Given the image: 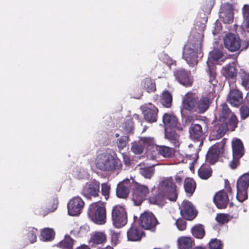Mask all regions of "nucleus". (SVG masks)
Wrapping results in <instances>:
<instances>
[{
	"label": "nucleus",
	"instance_id": "nucleus-1",
	"mask_svg": "<svg viewBox=\"0 0 249 249\" xmlns=\"http://www.w3.org/2000/svg\"><path fill=\"white\" fill-rule=\"evenodd\" d=\"M205 29L204 23H201L200 26L196 25L195 31L192 32L193 37H190L184 45L182 57L190 66L194 67L197 64L198 55L201 54L203 33Z\"/></svg>",
	"mask_w": 249,
	"mask_h": 249
},
{
	"label": "nucleus",
	"instance_id": "nucleus-2",
	"mask_svg": "<svg viewBox=\"0 0 249 249\" xmlns=\"http://www.w3.org/2000/svg\"><path fill=\"white\" fill-rule=\"evenodd\" d=\"M165 197L172 201H175L177 197L176 186L173 184L171 178H163L160 182L158 186V195L155 200L151 198L149 201L151 203L157 204L161 206L165 203Z\"/></svg>",
	"mask_w": 249,
	"mask_h": 249
},
{
	"label": "nucleus",
	"instance_id": "nucleus-3",
	"mask_svg": "<svg viewBox=\"0 0 249 249\" xmlns=\"http://www.w3.org/2000/svg\"><path fill=\"white\" fill-rule=\"evenodd\" d=\"M210 103V100L207 97L196 98L193 94L187 93L183 98L182 107L185 109L202 113L208 109Z\"/></svg>",
	"mask_w": 249,
	"mask_h": 249
},
{
	"label": "nucleus",
	"instance_id": "nucleus-4",
	"mask_svg": "<svg viewBox=\"0 0 249 249\" xmlns=\"http://www.w3.org/2000/svg\"><path fill=\"white\" fill-rule=\"evenodd\" d=\"M222 52L219 50H214L211 52L207 62V68L206 71L209 76V82L213 85L217 83L215 80L216 76L215 65L220 64L221 62L224 61Z\"/></svg>",
	"mask_w": 249,
	"mask_h": 249
},
{
	"label": "nucleus",
	"instance_id": "nucleus-5",
	"mask_svg": "<svg viewBox=\"0 0 249 249\" xmlns=\"http://www.w3.org/2000/svg\"><path fill=\"white\" fill-rule=\"evenodd\" d=\"M88 215L94 223L98 225L104 224L106 221L105 205L101 202L91 204L88 209Z\"/></svg>",
	"mask_w": 249,
	"mask_h": 249
},
{
	"label": "nucleus",
	"instance_id": "nucleus-6",
	"mask_svg": "<svg viewBox=\"0 0 249 249\" xmlns=\"http://www.w3.org/2000/svg\"><path fill=\"white\" fill-rule=\"evenodd\" d=\"M117 161L110 154L103 153L97 155L94 164L96 167L102 171H111L115 168Z\"/></svg>",
	"mask_w": 249,
	"mask_h": 249
},
{
	"label": "nucleus",
	"instance_id": "nucleus-7",
	"mask_svg": "<svg viewBox=\"0 0 249 249\" xmlns=\"http://www.w3.org/2000/svg\"><path fill=\"white\" fill-rule=\"evenodd\" d=\"M216 119H218L220 122H226L229 119V125L232 130L237 126L238 120L236 116L231 112L226 104H223L219 110L215 113Z\"/></svg>",
	"mask_w": 249,
	"mask_h": 249
},
{
	"label": "nucleus",
	"instance_id": "nucleus-8",
	"mask_svg": "<svg viewBox=\"0 0 249 249\" xmlns=\"http://www.w3.org/2000/svg\"><path fill=\"white\" fill-rule=\"evenodd\" d=\"M232 160L229 165L232 169L236 168L239 164V159L244 155L243 143L240 139H233L232 141Z\"/></svg>",
	"mask_w": 249,
	"mask_h": 249
},
{
	"label": "nucleus",
	"instance_id": "nucleus-9",
	"mask_svg": "<svg viewBox=\"0 0 249 249\" xmlns=\"http://www.w3.org/2000/svg\"><path fill=\"white\" fill-rule=\"evenodd\" d=\"M112 219L115 227L121 228L124 226L127 220L125 209L120 205L114 206L112 210Z\"/></svg>",
	"mask_w": 249,
	"mask_h": 249
},
{
	"label": "nucleus",
	"instance_id": "nucleus-10",
	"mask_svg": "<svg viewBox=\"0 0 249 249\" xmlns=\"http://www.w3.org/2000/svg\"><path fill=\"white\" fill-rule=\"evenodd\" d=\"M249 186V174L246 173L242 175L237 182L236 198L239 202H242L247 198V190Z\"/></svg>",
	"mask_w": 249,
	"mask_h": 249
},
{
	"label": "nucleus",
	"instance_id": "nucleus-11",
	"mask_svg": "<svg viewBox=\"0 0 249 249\" xmlns=\"http://www.w3.org/2000/svg\"><path fill=\"white\" fill-rule=\"evenodd\" d=\"M85 202L78 196H74L71 198L67 204L68 213L72 216H79L83 209Z\"/></svg>",
	"mask_w": 249,
	"mask_h": 249
},
{
	"label": "nucleus",
	"instance_id": "nucleus-12",
	"mask_svg": "<svg viewBox=\"0 0 249 249\" xmlns=\"http://www.w3.org/2000/svg\"><path fill=\"white\" fill-rule=\"evenodd\" d=\"M140 224L145 230H152L158 224L154 214L149 212H144L140 217Z\"/></svg>",
	"mask_w": 249,
	"mask_h": 249
},
{
	"label": "nucleus",
	"instance_id": "nucleus-13",
	"mask_svg": "<svg viewBox=\"0 0 249 249\" xmlns=\"http://www.w3.org/2000/svg\"><path fill=\"white\" fill-rule=\"evenodd\" d=\"M148 187L144 185L138 184L134 189L133 193V200L136 205H140L149 194Z\"/></svg>",
	"mask_w": 249,
	"mask_h": 249
},
{
	"label": "nucleus",
	"instance_id": "nucleus-14",
	"mask_svg": "<svg viewBox=\"0 0 249 249\" xmlns=\"http://www.w3.org/2000/svg\"><path fill=\"white\" fill-rule=\"evenodd\" d=\"M224 143L219 142L213 145L209 150L206 155V160L213 164L217 161L218 157L224 151Z\"/></svg>",
	"mask_w": 249,
	"mask_h": 249
},
{
	"label": "nucleus",
	"instance_id": "nucleus-15",
	"mask_svg": "<svg viewBox=\"0 0 249 249\" xmlns=\"http://www.w3.org/2000/svg\"><path fill=\"white\" fill-rule=\"evenodd\" d=\"M225 47L232 52L238 51L241 46V40L239 36L234 34L227 35L224 39Z\"/></svg>",
	"mask_w": 249,
	"mask_h": 249
},
{
	"label": "nucleus",
	"instance_id": "nucleus-16",
	"mask_svg": "<svg viewBox=\"0 0 249 249\" xmlns=\"http://www.w3.org/2000/svg\"><path fill=\"white\" fill-rule=\"evenodd\" d=\"M181 215L186 219L192 220L196 215V212L193 204L187 200H184L180 206Z\"/></svg>",
	"mask_w": 249,
	"mask_h": 249
},
{
	"label": "nucleus",
	"instance_id": "nucleus-17",
	"mask_svg": "<svg viewBox=\"0 0 249 249\" xmlns=\"http://www.w3.org/2000/svg\"><path fill=\"white\" fill-rule=\"evenodd\" d=\"M100 183L93 180L85 184L82 190V194L87 197H96L99 192Z\"/></svg>",
	"mask_w": 249,
	"mask_h": 249
},
{
	"label": "nucleus",
	"instance_id": "nucleus-18",
	"mask_svg": "<svg viewBox=\"0 0 249 249\" xmlns=\"http://www.w3.org/2000/svg\"><path fill=\"white\" fill-rule=\"evenodd\" d=\"M220 17L226 23H230L233 18L232 6L228 2L222 5L220 8Z\"/></svg>",
	"mask_w": 249,
	"mask_h": 249
},
{
	"label": "nucleus",
	"instance_id": "nucleus-19",
	"mask_svg": "<svg viewBox=\"0 0 249 249\" xmlns=\"http://www.w3.org/2000/svg\"><path fill=\"white\" fill-rule=\"evenodd\" d=\"M190 74L189 71H185L184 69L178 70L174 73L178 81L185 86H190L192 84L193 78Z\"/></svg>",
	"mask_w": 249,
	"mask_h": 249
},
{
	"label": "nucleus",
	"instance_id": "nucleus-20",
	"mask_svg": "<svg viewBox=\"0 0 249 249\" xmlns=\"http://www.w3.org/2000/svg\"><path fill=\"white\" fill-rule=\"evenodd\" d=\"M158 112V109L151 104H149L143 107L144 117L147 122L151 123L156 122Z\"/></svg>",
	"mask_w": 249,
	"mask_h": 249
},
{
	"label": "nucleus",
	"instance_id": "nucleus-21",
	"mask_svg": "<svg viewBox=\"0 0 249 249\" xmlns=\"http://www.w3.org/2000/svg\"><path fill=\"white\" fill-rule=\"evenodd\" d=\"M227 100L232 106L237 107L242 102V93L238 89L231 90Z\"/></svg>",
	"mask_w": 249,
	"mask_h": 249
},
{
	"label": "nucleus",
	"instance_id": "nucleus-22",
	"mask_svg": "<svg viewBox=\"0 0 249 249\" xmlns=\"http://www.w3.org/2000/svg\"><path fill=\"white\" fill-rule=\"evenodd\" d=\"M162 121L165 126V129L179 128L178 126V119L172 114L165 113L163 116Z\"/></svg>",
	"mask_w": 249,
	"mask_h": 249
},
{
	"label": "nucleus",
	"instance_id": "nucleus-23",
	"mask_svg": "<svg viewBox=\"0 0 249 249\" xmlns=\"http://www.w3.org/2000/svg\"><path fill=\"white\" fill-rule=\"evenodd\" d=\"M213 200L217 208L223 209L226 208L229 199L228 195L225 192L220 191L215 195Z\"/></svg>",
	"mask_w": 249,
	"mask_h": 249
},
{
	"label": "nucleus",
	"instance_id": "nucleus-24",
	"mask_svg": "<svg viewBox=\"0 0 249 249\" xmlns=\"http://www.w3.org/2000/svg\"><path fill=\"white\" fill-rule=\"evenodd\" d=\"M129 181L128 179H126L120 182L118 185L116 189V195L118 197L125 198L127 197L129 192Z\"/></svg>",
	"mask_w": 249,
	"mask_h": 249
},
{
	"label": "nucleus",
	"instance_id": "nucleus-25",
	"mask_svg": "<svg viewBox=\"0 0 249 249\" xmlns=\"http://www.w3.org/2000/svg\"><path fill=\"white\" fill-rule=\"evenodd\" d=\"M177 242L178 249H192L193 246V241L190 237L180 236Z\"/></svg>",
	"mask_w": 249,
	"mask_h": 249
},
{
	"label": "nucleus",
	"instance_id": "nucleus-26",
	"mask_svg": "<svg viewBox=\"0 0 249 249\" xmlns=\"http://www.w3.org/2000/svg\"><path fill=\"white\" fill-rule=\"evenodd\" d=\"M165 137L168 140L176 147L179 146L180 142L178 135L175 132V129H165Z\"/></svg>",
	"mask_w": 249,
	"mask_h": 249
},
{
	"label": "nucleus",
	"instance_id": "nucleus-27",
	"mask_svg": "<svg viewBox=\"0 0 249 249\" xmlns=\"http://www.w3.org/2000/svg\"><path fill=\"white\" fill-rule=\"evenodd\" d=\"M203 135L202 127L198 124H193L190 128V137L191 139L197 140Z\"/></svg>",
	"mask_w": 249,
	"mask_h": 249
},
{
	"label": "nucleus",
	"instance_id": "nucleus-28",
	"mask_svg": "<svg viewBox=\"0 0 249 249\" xmlns=\"http://www.w3.org/2000/svg\"><path fill=\"white\" fill-rule=\"evenodd\" d=\"M127 236L129 241H138L142 238V233L137 228L132 227L127 231Z\"/></svg>",
	"mask_w": 249,
	"mask_h": 249
},
{
	"label": "nucleus",
	"instance_id": "nucleus-29",
	"mask_svg": "<svg viewBox=\"0 0 249 249\" xmlns=\"http://www.w3.org/2000/svg\"><path fill=\"white\" fill-rule=\"evenodd\" d=\"M107 240V237L103 232L97 231L94 233L91 237V242L95 245L104 244Z\"/></svg>",
	"mask_w": 249,
	"mask_h": 249
},
{
	"label": "nucleus",
	"instance_id": "nucleus-30",
	"mask_svg": "<svg viewBox=\"0 0 249 249\" xmlns=\"http://www.w3.org/2000/svg\"><path fill=\"white\" fill-rule=\"evenodd\" d=\"M156 149L163 157L168 158L172 156L173 149L166 146H156Z\"/></svg>",
	"mask_w": 249,
	"mask_h": 249
},
{
	"label": "nucleus",
	"instance_id": "nucleus-31",
	"mask_svg": "<svg viewBox=\"0 0 249 249\" xmlns=\"http://www.w3.org/2000/svg\"><path fill=\"white\" fill-rule=\"evenodd\" d=\"M222 73L226 77L233 78L237 75V70H236L234 66L232 65L226 66L223 68L221 71Z\"/></svg>",
	"mask_w": 249,
	"mask_h": 249
},
{
	"label": "nucleus",
	"instance_id": "nucleus-32",
	"mask_svg": "<svg viewBox=\"0 0 249 249\" xmlns=\"http://www.w3.org/2000/svg\"><path fill=\"white\" fill-rule=\"evenodd\" d=\"M196 184L195 181L191 178L185 179L184 183V188L187 194L192 195L195 191Z\"/></svg>",
	"mask_w": 249,
	"mask_h": 249
},
{
	"label": "nucleus",
	"instance_id": "nucleus-33",
	"mask_svg": "<svg viewBox=\"0 0 249 249\" xmlns=\"http://www.w3.org/2000/svg\"><path fill=\"white\" fill-rule=\"evenodd\" d=\"M198 174L201 178L207 179L211 176L212 170L209 165H203L199 168Z\"/></svg>",
	"mask_w": 249,
	"mask_h": 249
},
{
	"label": "nucleus",
	"instance_id": "nucleus-34",
	"mask_svg": "<svg viewBox=\"0 0 249 249\" xmlns=\"http://www.w3.org/2000/svg\"><path fill=\"white\" fill-rule=\"evenodd\" d=\"M220 126L218 129L215 132L213 131L211 135V138L214 139V138H212V137H215V139H218L221 138L225 133L226 131L228 129V125L227 122H221Z\"/></svg>",
	"mask_w": 249,
	"mask_h": 249
},
{
	"label": "nucleus",
	"instance_id": "nucleus-35",
	"mask_svg": "<svg viewBox=\"0 0 249 249\" xmlns=\"http://www.w3.org/2000/svg\"><path fill=\"white\" fill-rule=\"evenodd\" d=\"M73 244L74 240L70 236L66 235L64 239L58 244L57 246L62 249H72Z\"/></svg>",
	"mask_w": 249,
	"mask_h": 249
},
{
	"label": "nucleus",
	"instance_id": "nucleus-36",
	"mask_svg": "<svg viewBox=\"0 0 249 249\" xmlns=\"http://www.w3.org/2000/svg\"><path fill=\"white\" fill-rule=\"evenodd\" d=\"M142 87L148 92H152L156 90L155 83L150 78H145L142 82Z\"/></svg>",
	"mask_w": 249,
	"mask_h": 249
},
{
	"label": "nucleus",
	"instance_id": "nucleus-37",
	"mask_svg": "<svg viewBox=\"0 0 249 249\" xmlns=\"http://www.w3.org/2000/svg\"><path fill=\"white\" fill-rule=\"evenodd\" d=\"M54 234L52 229L45 228L42 230L41 236L44 241H51L54 238Z\"/></svg>",
	"mask_w": 249,
	"mask_h": 249
},
{
	"label": "nucleus",
	"instance_id": "nucleus-38",
	"mask_svg": "<svg viewBox=\"0 0 249 249\" xmlns=\"http://www.w3.org/2000/svg\"><path fill=\"white\" fill-rule=\"evenodd\" d=\"M141 143H142L143 147L147 148H153L156 149V146L154 139L152 137H142L140 139Z\"/></svg>",
	"mask_w": 249,
	"mask_h": 249
},
{
	"label": "nucleus",
	"instance_id": "nucleus-39",
	"mask_svg": "<svg viewBox=\"0 0 249 249\" xmlns=\"http://www.w3.org/2000/svg\"><path fill=\"white\" fill-rule=\"evenodd\" d=\"M161 102L162 104L165 107H169L171 106L172 97L171 94L168 91H164L162 92Z\"/></svg>",
	"mask_w": 249,
	"mask_h": 249
},
{
	"label": "nucleus",
	"instance_id": "nucleus-40",
	"mask_svg": "<svg viewBox=\"0 0 249 249\" xmlns=\"http://www.w3.org/2000/svg\"><path fill=\"white\" fill-rule=\"evenodd\" d=\"M192 232L193 235L197 238H202L205 233L204 228L201 225L193 227L192 229Z\"/></svg>",
	"mask_w": 249,
	"mask_h": 249
},
{
	"label": "nucleus",
	"instance_id": "nucleus-41",
	"mask_svg": "<svg viewBox=\"0 0 249 249\" xmlns=\"http://www.w3.org/2000/svg\"><path fill=\"white\" fill-rule=\"evenodd\" d=\"M242 10L244 23L246 26L247 31L249 32V5H244Z\"/></svg>",
	"mask_w": 249,
	"mask_h": 249
},
{
	"label": "nucleus",
	"instance_id": "nucleus-42",
	"mask_svg": "<svg viewBox=\"0 0 249 249\" xmlns=\"http://www.w3.org/2000/svg\"><path fill=\"white\" fill-rule=\"evenodd\" d=\"M140 173L145 178H150L154 175V169L153 167L141 168Z\"/></svg>",
	"mask_w": 249,
	"mask_h": 249
},
{
	"label": "nucleus",
	"instance_id": "nucleus-43",
	"mask_svg": "<svg viewBox=\"0 0 249 249\" xmlns=\"http://www.w3.org/2000/svg\"><path fill=\"white\" fill-rule=\"evenodd\" d=\"M241 84L246 89H249V74L244 71L240 72Z\"/></svg>",
	"mask_w": 249,
	"mask_h": 249
},
{
	"label": "nucleus",
	"instance_id": "nucleus-44",
	"mask_svg": "<svg viewBox=\"0 0 249 249\" xmlns=\"http://www.w3.org/2000/svg\"><path fill=\"white\" fill-rule=\"evenodd\" d=\"M131 150L136 154H141L143 151V146L142 145L140 141L138 142H134L132 144Z\"/></svg>",
	"mask_w": 249,
	"mask_h": 249
},
{
	"label": "nucleus",
	"instance_id": "nucleus-45",
	"mask_svg": "<svg viewBox=\"0 0 249 249\" xmlns=\"http://www.w3.org/2000/svg\"><path fill=\"white\" fill-rule=\"evenodd\" d=\"M222 247L221 241L216 238L212 239L209 242L210 249H222Z\"/></svg>",
	"mask_w": 249,
	"mask_h": 249
},
{
	"label": "nucleus",
	"instance_id": "nucleus-46",
	"mask_svg": "<svg viewBox=\"0 0 249 249\" xmlns=\"http://www.w3.org/2000/svg\"><path fill=\"white\" fill-rule=\"evenodd\" d=\"M160 59L167 64L171 69V66L174 65L176 62L173 60L169 56L166 54H161L160 55Z\"/></svg>",
	"mask_w": 249,
	"mask_h": 249
},
{
	"label": "nucleus",
	"instance_id": "nucleus-47",
	"mask_svg": "<svg viewBox=\"0 0 249 249\" xmlns=\"http://www.w3.org/2000/svg\"><path fill=\"white\" fill-rule=\"evenodd\" d=\"M128 141V137L126 136H123L118 140L117 143L119 150L123 149L126 147Z\"/></svg>",
	"mask_w": 249,
	"mask_h": 249
},
{
	"label": "nucleus",
	"instance_id": "nucleus-48",
	"mask_svg": "<svg viewBox=\"0 0 249 249\" xmlns=\"http://www.w3.org/2000/svg\"><path fill=\"white\" fill-rule=\"evenodd\" d=\"M215 219L219 224H223L229 221V215L227 214L219 213L217 214Z\"/></svg>",
	"mask_w": 249,
	"mask_h": 249
},
{
	"label": "nucleus",
	"instance_id": "nucleus-49",
	"mask_svg": "<svg viewBox=\"0 0 249 249\" xmlns=\"http://www.w3.org/2000/svg\"><path fill=\"white\" fill-rule=\"evenodd\" d=\"M110 187L109 185L106 183L102 184L101 185V192L103 196L105 197L107 200L109 196Z\"/></svg>",
	"mask_w": 249,
	"mask_h": 249
},
{
	"label": "nucleus",
	"instance_id": "nucleus-50",
	"mask_svg": "<svg viewBox=\"0 0 249 249\" xmlns=\"http://www.w3.org/2000/svg\"><path fill=\"white\" fill-rule=\"evenodd\" d=\"M37 231L36 229H32L28 233V237L30 242L32 243L36 241Z\"/></svg>",
	"mask_w": 249,
	"mask_h": 249
},
{
	"label": "nucleus",
	"instance_id": "nucleus-51",
	"mask_svg": "<svg viewBox=\"0 0 249 249\" xmlns=\"http://www.w3.org/2000/svg\"><path fill=\"white\" fill-rule=\"evenodd\" d=\"M241 117L242 119H245L249 116V107L247 106L242 107L240 109Z\"/></svg>",
	"mask_w": 249,
	"mask_h": 249
},
{
	"label": "nucleus",
	"instance_id": "nucleus-52",
	"mask_svg": "<svg viewBox=\"0 0 249 249\" xmlns=\"http://www.w3.org/2000/svg\"><path fill=\"white\" fill-rule=\"evenodd\" d=\"M176 225L179 231H183L186 229V222L183 219H178L176 222Z\"/></svg>",
	"mask_w": 249,
	"mask_h": 249
},
{
	"label": "nucleus",
	"instance_id": "nucleus-53",
	"mask_svg": "<svg viewBox=\"0 0 249 249\" xmlns=\"http://www.w3.org/2000/svg\"><path fill=\"white\" fill-rule=\"evenodd\" d=\"M123 127L126 132L130 133L133 128V125L131 121H128L127 123H125L123 124Z\"/></svg>",
	"mask_w": 249,
	"mask_h": 249
},
{
	"label": "nucleus",
	"instance_id": "nucleus-54",
	"mask_svg": "<svg viewBox=\"0 0 249 249\" xmlns=\"http://www.w3.org/2000/svg\"><path fill=\"white\" fill-rule=\"evenodd\" d=\"M123 157L125 164L129 165L130 163V159L129 157L127 155L124 154H123Z\"/></svg>",
	"mask_w": 249,
	"mask_h": 249
},
{
	"label": "nucleus",
	"instance_id": "nucleus-55",
	"mask_svg": "<svg viewBox=\"0 0 249 249\" xmlns=\"http://www.w3.org/2000/svg\"><path fill=\"white\" fill-rule=\"evenodd\" d=\"M119 234L117 233H113L111 235V240L112 243H114V244H116L117 240L119 237Z\"/></svg>",
	"mask_w": 249,
	"mask_h": 249
},
{
	"label": "nucleus",
	"instance_id": "nucleus-56",
	"mask_svg": "<svg viewBox=\"0 0 249 249\" xmlns=\"http://www.w3.org/2000/svg\"><path fill=\"white\" fill-rule=\"evenodd\" d=\"M175 179L177 183H180L182 181V178L181 176L177 175L175 177Z\"/></svg>",
	"mask_w": 249,
	"mask_h": 249
},
{
	"label": "nucleus",
	"instance_id": "nucleus-57",
	"mask_svg": "<svg viewBox=\"0 0 249 249\" xmlns=\"http://www.w3.org/2000/svg\"><path fill=\"white\" fill-rule=\"evenodd\" d=\"M76 249H90V248L86 245H82L79 247H77Z\"/></svg>",
	"mask_w": 249,
	"mask_h": 249
},
{
	"label": "nucleus",
	"instance_id": "nucleus-58",
	"mask_svg": "<svg viewBox=\"0 0 249 249\" xmlns=\"http://www.w3.org/2000/svg\"><path fill=\"white\" fill-rule=\"evenodd\" d=\"M104 249H113V248L111 246H108L106 248Z\"/></svg>",
	"mask_w": 249,
	"mask_h": 249
},
{
	"label": "nucleus",
	"instance_id": "nucleus-59",
	"mask_svg": "<svg viewBox=\"0 0 249 249\" xmlns=\"http://www.w3.org/2000/svg\"><path fill=\"white\" fill-rule=\"evenodd\" d=\"M195 249H205L200 247H198L196 248Z\"/></svg>",
	"mask_w": 249,
	"mask_h": 249
},
{
	"label": "nucleus",
	"instance_id": "nucleus-60",
	"mask_svg": "<svg viewBox=\"0 0 249 249\" xmlns=\"http://www.w3.org/2000/svg\"><path fill=\"white\" fill-rule=\"evenodd\" d=\"M56 209V207H55V208L51 211V212H53L55 209Z\"/></svg>",
	"mask_w": 249,
	"mask_h": 249
},
{
	"label": "nucleus",
	"instance_id": "nucleus-61",
	"mask_svg": "<svg viewBox=\"0 0 249 249\" xmlns=\"http://www.w3.org/2000/svg\"><path fill=\"white\" fill-rule=\"evenodd\" d=\"M115 136H116V137H119V135L117 133V134H115Z\"/></svg>",
	"mask_w": 249,
	"mask_h": 249
}]
</instances>
